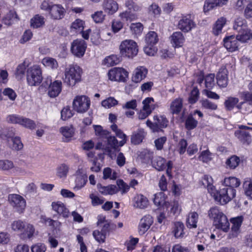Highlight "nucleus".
Returning a JSON list of instances; mask_svg holds the SVG:
<instances>
[{"instance_id": "nucleus-1", "label": "nucleus", "mask_w": 252, "mask_h": 252, "mask_svg": "<svg viewBox=\"0 0 252 252\" xmlns=\"http://www.w3.org/2000/svg\"><path fill=\"white\" fill-rule=\"evenodd\" d=\"M241 185V181L235 177H225L222 185L218 190L213 193V197L216 202L220 205H225L235 197V188Z\"/></svg>"}, {"instance_id": "nucleus-16", "label": "nucleus", "mask_w": 252, "mask_h": 252, "mask_svg": "<svg viewBox=\"0 0 252 252\" xmlns=\"http://www.w3.org/2000/svg\"><path fill=\"white\" fill-rule=\"evenodd\" d=\"M52 209L57 213L59 217H62L63 219L68 218L70 213L69 209L66 205L61 201H54L51 204Z\"/></svg>"}, {"instance_id": "nucleus-58", "label": "nucleus", "mask_w": 252, "mask_h": 252, "mask_svg": "<svg viewBox=\"0 0 252 252\" xmlns=\"http://www.w3.org/2000/svg\"><path fill=\"white\" fill-rule=\"evenodd\" d=\"M130 29L133 34L135 35H140L142 32L143 30V25L140 22L131 23Z\"/></svg>"}, {"instance_id": "nucleus-32", "label": "nucleus", "mask_w": 252, "mask_h": 252, "mask_svg": "<svg viewBox=\"0 0 252 252\" xmlns=\"http://www.w3.org/2000/svg\"><path fill=\"white\" fill-rule=\"evenodd\" d=\"M145 137V133L143 129H138L137 131L132 133L131 136V142L133 145L140 144Z\"/></svg>"}, {"instance_id": "nucleus-24", "label": "nucleus", "mask_w": 252, "mask_h": 252, "mask_svg": "<svg viewBox=\"0 0 252 252\" xmlns=\"http://www.w3.org/2000/svg\"><path fill=\"white\" fill-rule=\"evenodd\" d=\"M183 107V99L179 97L174 99L170 103L169 110L172 115H179Z\"/></svg>"}, {"instance_id": "nucleus-53", "label": "nucleus", "mask_w": 252, "mask_h": 252, "mask_svg": "<svg viewBox=\"0 0 252 252\" xmlns=\"http://www.w3.org/2000/svg\"><path fill=\"white\" fill-rule=\"evenodd\" d=\"M20 126L31 130L35 129L36 126L34 121L24 117H23Z\"/></svg>"}, {"instance_id": "nucleus-30", "label": "nucleus", "mask_w": 252, "mask_h": 252, "mask_svg": "<svg viewBox=\"0 0 252 252\" xmlns=\"http://www.w3.org/2000/svg\"><path fill=\"white\" fill-rule=\"evenodd\" d=\"M45 25L44 17L38 14H35L30 20V26L33 29L43 27Z\"/></svg>"}, {"instance_id": "nucleus-56", "label": "nucleus", "mask_w": 252, "mask_h": 252, "mask_svg": "<svg viewBox=\"0 0 252 252\" xmlns=\"http://www.w3.org/2000/svg\"><path fill=\"white\" fill-rule=\"evenodd\" d=\"M215 74L209 73L205 76V86L206 88L211 90L215 85Z\"/></svg>"}, {"instance_id": "nucleus-50", "label": "nucleus", "mask_w": 252, "mask_h": 252, "mask_svg": "<svg viewBox=\"0 0 252 252\" xmlns=\"http://www.w3.org/2000/svg\"><path fill=\"white\" fill-rule=\"evenodd\" d=\"M88 182L87 175L84 176H78L76 177L75 180V186L74 188L77 189H80L85 186Z\"/></svg>"}, {"instance_id": "nucleus-62", "label": "nucleus", "mask_w": 252, "mask_h": 252, "mask_svg": "<svg viewBox=\"0 0 252 252\" xmlns=\"http://www.w3.org/2000/svg\"><path fill=\"white\" fill-rule=\"evenodd\" d=\"M144 51L145 53L149 56H154L158 51V48L156 45L146 44L144 47Z\"/></svg>"}, {"instance_id": "nucleus-14", "label": "nucleus", "mask_w": 252, "mask_h": 252, "mask_svg": "<svg viewBox=\"0 0 252 252\" xmlns=\"http://www.w3.org/2000/svg\"><path fill=\"white\" fill-rule=\"evenodd\" d=\"M87 47L86 42L82 39H76L71 43L70 51L77 58L83 57Z\"/></svg>"}, {"instance_id": "nucleus-61", "label": "nucleus", "mask_w": 252, "mask_h": 252, "mask_svg": "<svg viewBox=\"0 0 252 252\" xmlns=\"http://www.w3.org/2000/svg\"><path fill=\"white\" fill-rule=\"evenodd\" d=\"M14 135L15 133L12 128L5 129L0 132V137L3 139H5L8 140L9 139H11L12 140L15 137Z\"/></svg>"}, {"instance_id": "nucleus-12", "label": "nucleus", "mask_w": 252, "mask_h": 252, "mask_svg": "<svg viewBox=\"0 0 252 252\" xmlns=\"http://www.w3.org/2000/svg\"><path fill=\"white\" fill-rule=\"evenodd\" d=\"M10 204L16 211L23 213L26 207V200L21 195L17 194H10L8 197Z\"/></svg>"}, {"instance_id": "nucleus-13", "label": "nucleus", "mask_w": 252, "mask_h": 252, "mask_svg": "<svg viewBox=\"0 0 252 252\" xmlns=\"http://www.w3.org/2000/svg\"><path fill=\"white\" fill-rule=\"evenodd\" d=\"M90 100L89 97L85 96H77L73 102V107L78 113L86 112L90 106Z\"/></svg>"}, {"instance_id": "nucleus-38", "label": "nucleus", "mask_w": 252, "mask_h": 252, "mask_svg": "<svg viewBox=\"0 0 252 252\" xmlns=\"http://www.w3.org/2000/svg\"><path fill=\"white\" fill-rule=\"evenodd\" d=\"M85 22L80 19H76L72 23L70 27V32L76 33H80L84 29Z\"/></svg>"}, {"instance_id": "nucleus-35", "label": "nucleus", "mask_w": 252, "mask_h": 252, "mask_svg": "<svg viewBox=\"0 0 252 252\" xmlns=\"http://www.w3.org/2000/svg\"><path fill=\"white\" fill-rule=\"evenodd\" d=\"M121 62L120 57L117 55H111L106 57L102 64L107 66H112L118 64Z\"/></svg>"}, {"instance_id": "nucleus-46", "label": "nucleus", "mask_w": 252, "mask_h": 252, "mask_svg": "<svg viewBox=\"0 0 252 252\" xmlns=\"http://www.w3.org/2000/svg\"><path fill=\"white\" fill-rule=\"evenodd\" d=\"M135 205L140 209H144L148 205V200L147 198L142 194H138L135 197Z\"/></svg>"}, {"instance_id": "nucleus-21", "label": "nucleus", "mask_w": 252, "mask_h": 252, "mask_svg": "<svg viewBox=\"0 0 252 252\" xmlns=\"http://www.w3.org/2000/svg\"><path fill=\"white\" fill-rule=\"evenodd\" d=\"M183 33L181 31L175 32L171 35V43L174 48H180L184 45L185 38Z\"/></svg>"}, {"instance_id": "nucleus-57", "label": "nucleus", "mask_w": 252, "mask_h": 252, "mask_svg": "<svg viewBox=\"0 0 252 252\" xmlns=\"http://www.w3.org/2000/svg\"><path fill=\"white\" fill-rule=\"evenodd\" d=\"M244 220V217L242 216H237L232 218L230 219V222L231 223V227L241 229L242 224Z\"/></svg>"}, {"instance_id": "nucleus-18", "label": "nucleus", "mask_w": 252, "mask_h": 252, "mask_svg": "<svg viewBox=\"0 0 252 252\" xmlns=\"http://www.w3.org/2000/svg\"><path fill=\"white\" fill-rule=\"evenodd\" d=\"M154 222L153 218L150 215H145L140 220L138 225V232L140 235L144 234Z\"/></svg>"}, {"instance_id": "nucleus-45", "label": "nucleus", "mask_w": 252, "mask_h": 252, "mask_svg": "<svg viewBox=\"0 0 252 252\" xmlns=\"http://www.w3.org/2000/svg\"><path fill=\"white\" fill-rule=\"evenodd\" d=\"M240 158L235 155H233L229 158L226 161V167L230 169H235L239 164Z\"/></svg>"}, {"instance_id": "nucleus-22", "label": "nucleus", "mask_w": 252, "mask_h": 252, "mask_svg": "<svg viewBox=\"0 0 252 252\" xmlns=\"http://www.w3.org/2000/svg\"><path fill=\"white\" fill-rule=\"evenodd\" d=\"M227 1L228 0H206L203 6V11L206 13L218 6H222L226 4Z\"/></svg>"}, {"instance_id": "nucleus-49", "label": "nucleus", "mask_w": 252, "mask_h": 252, "mask_svg": "<svg viewBox=\"0 0 252 252\" xmlns=\"http://www.w3.org/2000/svg\"><path fill=\"white\" fill-rule=\"evenodd\" d=\"M247 21L244 18L239 17L235 20L233 25V29L235 30L239 31L247 28Z\"/></svg>"}, {"instance_id": "nucleus-33", "label": "nucleus", "mask_w": 252, "mask_h": 252, "mask_svg": "<svg viewBox=\"0 0 252 252\" xmlns=\"http://www.w3.org/2000/svg\"><path fill=\"white\" fill-rule=\"evenodd\" d=\"M93 127L94 130L95 135L100 140H103L104 139H106L111 134L109 131L104 129L103 127L100 125H94Z\"/></svg>"}, {"instance_id": "nucleus-23", "label": "nucleus", "mask_w": 252, "mask_h": 252, "mask_svg": "<svg viewBox=\"0 0 252 252\" xmlns=\"http://www.w3.org/2000/svg\"><path fill=\"white\" fill-rule=\"evenodd\" d=\"M148 69L144 66L137 67L133 74L132 81L136 83H140L147 75Z\"/></svg>"}, {"instance_id": "nucleus-42", "label": "nucleus", "mask_w": 252, "mask_h": 252, "mask_svg": "<svg viewBox=\"0 0 252 252\" xmlns=\"http://www.w3.org/2000/svg\"><path fill=\"white\" fill-rule=\"evenodd\" d=\"M184 224L183 222L181 221L175 222L174 224L173 230L174 236L177 238L182 237L184 234Z\"/></svg>"}, {"instance_id": "nucleus-17", "label": "nucleus", "mask_w": 252, "mask_h": 252, "mask_svg": "<svg viewBox=\"0 0 252 252\" xmlns=\"http://www.w3.org/2000/svg\"><path fill=\"white\" fill-rule=\"evenodd\" d=\"M223 45L226 50L230 52H233L239 49V41L234 35L225 36L223 39Z\"/></svg>"}, {"instance_id": "nucleus-55", "label": "nucleus", "mask_w": 252, "mask_h": 252, "mask_svg": "<svg viewBox=\"0 0 252 252\" xmlns=\"http://www.w3.org/2000/svg\"><path fill=\"white\" fill-rule=\"evenodd\" d=\"M27 66L25 62L19 64L15 70V75L16 77L22 79L25 74Z\"/></svg>"}, {"instance_id": "nucleus-27", "label": "nucleus", "mask_w": 252, "mask_h": 252, "mask_svg": "<svg viewBox=\"0 0 252 252\" xmlns=\"http://www.w3.org/2000/svg\"><path fill=\"white\" fill-rule=\"evenodd\" d=\"M97 189L99 192L102 195H113L119 191L118 189L114 185H109L107 186H103L101 184L97 185Z\"/></svg>"}, {"instance_id": "nucleus-54", "label": "nucleus", "mask_w": 252, "mask_h": 252, "mask_svg": "<svg viewBox=\"0 0 252 252\" xmlns=\"http://www.w3.org/2000/svg\"><path fill=\"white\" fill-rule=\"evenodd\" d=\"M212 153L207 149L202 151L198 157V159L203 163H208L212 160Z\"/></svg>"}, {"instance_id": "nucleus-3", "label": "nucleus", "mask_w": 252, "mask_h": 252, "mask_svg": "<svg viewBox=\"0 0 252 252\" xmlns=\"http://www.w3.org/2000/svg\"><path fill=\"white\" fill-rule=\"evenodd\" d=\"M83 70L77 64H70L65 68L63 81L68 86L73 87L77 83L81 82Z\"/></svg>"}, {"instance_id": "nucleus-47", "label": "nucleus", "mask_w": 252, "mask_h": 252, "mask_svg": "<svg viewBox=\"0 0 252 252\" xmlns=\"http://www.w3.org/2000/svg\"><path fill=\"white\" fill-rule=\"evenodd\" d=\"M239 98L235 97L230 96L224 102L225 109L228 111L232 110L236 105L239 102Z\"/></svg>"}, {"instance_id": "nucleus-51", "label": "nucleus", "mask_w": 252, "mask_h": 252, "mask_svg": "<svg viewBox=\"0 0 252 252\" xmlns=\"http://www.w3.org/2000/svg\"><path fill=\"white\" fill-rule=\"evenodd\" d=\"M200 103L202 107L204 109L213 111L218 109L217 104L208 99H203L200 101Z\"/></svg>"}, {"instance_id": "nucleus-28", "label": "nucleus", "mask_w": 252, "mask_h": 252, "mask_svg": "<svg viewBox=\"0 0 252 252\" xmlns=\"http://www.w3.org/2000/svg\"><path fill=\"white\" fill-rule=\"evenodd\" d=\"M226 23V19L221 17L217 19L212 27V33L218 36L222 32V30Z\"/></svg>"}, {"instance_id": "nucleus-4", "label": "nucleus", "mask_w": 252, "mask_h": 252, "mask_svg": "<svg viewBox=\"0 0 252 252\" xmlns=\"http://www.w3.org/2000/svg\"><path fill=\"white\" fill-rule=\"evenodd\" d=\"M40 8L48 12L50 18L55 20L63 19L66 14V10L60 4H54L48 0H43L40 5Z\"/></svg>"}, {"instance_id": "nucleus-41", "label": "nucleus", "mask_w": 252, "mask_h": 252, "mask_svg": "<svg viewBox=\"0 0 252 252\" xmlns=\"http://www.w3.org/2000/svg\"><path fill=\"white\" fill-rule=\"evenodd\" d=\"M244 193L249 200H252V181L247 179L243 183Z\"/></svg>"}, {"instance_id": "nucleus-37", "label": "nucleus", "mask_w": 252, "mask_h": 252, "mask_svg": "<svg viewBox=\"0 0 252 252\" xmlns=\"http://www.w3.org/2000/svg\"><path fill=\"white\" fill-rule=\"evenodd\" d=\"M166 160L161 157H158L152 162L153 166L157 170L163 171L166 167Z\"/></svg>"}, {"instance_id": "nucleus-19", "label": "nucleus", "mask_w": 252, "mask_h": 252, "mask_svg": "<svg viewBox=\"0 0 252 252\" xmlns=\"http://www.w3.org/2000/svg\"><path fill=\"white\" fill-rule=\"evenodd\" d=\"M102 7L107 15H112L118 11L119 4L114 0H103Z\"/></svg>"}, {"instance_id": "nucleus-7", "label": "nucleus", "mask_w": 252, "mask_h": 252, "mask_svg": "<svg viewBox=\"0 0 252 252\" xmlns=\"http://www.w3.org/2000/svg\"><path fill=\"white\" fill-rule=\"evenodd\" d=\"M26 73L27 82L29 86H37L41 83L42 70L39 65H33L29 67Z\"/></svg>"}, {"instance_id": "nucleus-64", "label": "nucleus", "mask_w": 252, "mask_h": 252, "mask_svg": "<svg viewBox=\"0 0 252 252\" xmlns=\"http://www.w3.org/2000/svg\"><path fill=\"white\" fill-rule=\"evenodd\" d=\"M244 16L247 19L252 18V0L248 1L244 11Z\"/></svg>"}, {"instance_id": "nucleus-6", "label": "nucleus", "mask_w": 252, "mask_h": 252, "mask_svg": "<svg viewBox=\"0 0 252 252\" xmlns=\"http://www.w3.org/2000/svg\"><path fill=\"white\" fill-rule=\"evenodd\" d=\"M196 27L194 16L190 13L181 14L178 17L177 28L182 32L188 33Z\"/></svg>"}, {"instance_id": "nucleus-60", "label": "nucleus", "mask_w": 252, "mask_h": 252, "mask_svg": "<svg viewBox=\"0 0 252 252\" xmlns=\"http://www.w3.org/2000/svg\"><path fill=\"white\" fill-rule=\"evenodd\" d=\"M23 117V116L17 114L9 115L6 118V121L8 123L10 124H18L20 125Z\"/></svg>"}, {"instance_id": "nucleus-40", "label": "nucleus", "mask_w": 252, "mask_h": 252, "mask_svg": "<svg viewBox=\"0 0 252 252\" xmlns=\"http://www.w3.org/2000/svg\"><path fill=\"white\" fill-rule=\"evenodd\" d=\"M119 17L122 20L126 22H131L138 19L137 14L130 10H126L120 13Z\"/></svg>"}, {"instance_id": "nucleus-5", "label": "nucleus", "mask_w": 252, "mask_h": 252, "mask_svg": "<svg viewBox=\"0 0 252 252\" xmlns=\"http://www.w3.org/2000/svg\"><path fill=\"white\" fill-rule=\"evenodd\" d=\"M120 54L121 57L132 59L138 52V46L137 43L131 39H126L123 41L119 46Z\"/></svg>"}, {"instance_id": "nucleus-11", "label": "nucleus", "mask_w": 252, "mask_h": 252, "mask_svg": "<svg viewBox=\"0 0 252 252\" xmlns=\"http://www.w3.org/2000/svg\"><path fill=\"white\" fill-rule=\"evenodd\" d=\"M108 79L112 81L126 82L128 77V71L123 67H113L107 73Z\"/></svg>"}, {"instance_id": "nucleus-36", "label": "nucleus", "mask_w": 252, "mask_h": 252, "mask_svg": "<svg viewBox=\"0 0 252 252\" xmlns=\"http://www.w3.org/2000/svg\"><path fill=\"white\" fill-rule=\"evenodd\" d=\"M198 125V121L195 120L191 113L189 114L185 121V127L188 130L195 128Z\"/></svg>"}, {"instance_id": "nucleus-52", "label": "nucleus", "mask_w": 252, "mask_h": 252, "mask_svg": "<svg viewBox=\"0 0 252 252\" xmlns=\"http://www.w3.org/2000/svg\"><path fill=\"white\" fill-rule=\"evenodd\" d=\"M199 97V91L197 87H194L191 91L189 97V102L193 104L195 103L198 100Z\"/></svg>"}, {"instance_id": "nucleus-8", "label": "nucleus", "mask_w": 252, "mask_h": 252, "mask_svg": "<svg viewBox=\"0 0 252 252\" xmlns=\"http://www.w3.org/2000/svg\"><path fill=\"white\" fill-rule=\"evenodd\" d=\"M11 226L14 231L24 230V232L19 235L20 239L23 240L31 238L34 233L35 229L33 225L31 224L26 225L25 223L21 220L14 221L12 223Z\"/></svg>"}, {"instance_id": "nucleus-20", "label": "nucleus", "mask_w": 252, "mask_h": 252, "mask_svg": "<svg viewBox=\"0 0 252 252\" xmlns=\"http://www.w3.org/2000/svg\"><path fill=\"white\" fill-rule=\"evenodd\" d=\"M20 20V18L14 9H11L2 17V23L7 26H11L15 22Z\"/></svg>"}, {"instance_id": "nucleus-2", "label": "nucleus", "mask_w": 252, "mask_h": 252, "mask_svg": "<svg viewBox=\"0 0 252 252\" xmlns=\"http://www.w3.org/2000/svg\"><path fill=\"white\" fill-rule=\"evenodd\" d=\"M208 216L213 221V225L215 227L227 232L230 229V223L227 216L221 210L218 206H213L208 211Z\"/></svg>"}, {"instance_id": "nucleus-29", "label": "nucleus", "mask_w": 252, "mask_h": 252, "mask_svg": "<svg viewBox=\"0 0 252 252\" xmlns=\"http://www.w3.org/2000/svg\"><path fill=\"white\" fill-rule=\"evenodd\" d=\"M60 132L63 135V141L68 142L72 140L75 133V129L72 126H65L61 127Z\"/></svg>"}, {"instance_id": "nucleus-10", "label": "nucleus", "mask_w": 252, "mask_h": 252, "mask_svg": "<svg viewBox=\"0 0 252 252\" xmlns=\"http://www.w3.org/2000/svg\"><path fill=\"white\" fill-rule=\"evenodd\" d=\"M45 88L48 87V94L51 98H55L59 95L62 91L63 84L61 80L52 81L51 78H47L42 84Z\"/></svg>"}, {"instance_id": "nucleus-48", "label": "nucleus", "mask_w": 252, "mask_h": 252, "mask_svg": "<svg viewBox=\"0 0 252 252\" xmlns=\"http://www.w3.org/2000/svg\"><path fill=\"white\" fill-rule=\"evenodd\" d=\"M42 63L44 66L53 69L57 68L59 66L57 60L51 57H45L42 59Z\"/></svg>"}, {"instance_id": "nucleus-44", "label": "nucleus", "mask_w": 252, "mask_h": 252, "mask_svg": "<svg viewBox=\"0 0 252 252\" xmlns=\"http://www.w3.org/2000/svg\"><path fill=\"white\" fill-rule=\"evenodd\" d=\"M202 183L205 187L207 188L208 190L211 191V193L213 196L212 192H215L216 190L215 189V187L213 185L212 178L208 175H205L202 178Z\"/></svg>"}, {"instance_id": "nucleus-43", "label": "nucleus", "mask_w": 252, "mask_h": 252, "mask_svg": "<svg viewBox=\"0 0 252 252\" xmlns=\"http://www.w3.org/2000/svg\"><path fill=\"white\" fill-rule=\"evenodd\" d=\"M167 197L162 192L157 193L155 194V197L153 200L154 203L155 205L159 208L163 206L166 203V199Z\"/></svg>"}, {"instance_id": "nucleus-63", "label": "nucleus", "mask_w": 252, "mask_h": 252, "mask_svg": "<svg viewBox=\"0 0 252 252\" xmlns=\"http://www.w3.org/2000/svg\"><path fill=\"white\" fill-rule=\"evenodd\" d=\"M31 250L32 252H46L47 247L44 243L38 242L32 245Z\"/></svg>"}, {"instance_id": "nucleus-26", "label": "nucleus", "mask_w": 252, "mask_h": 252, "mask_svg": "<svg viewBox=\"0 0 252 252\" xmlns=\"http://www.w3.org/2000/svg\"><path fill=\"white\" fill-rule=\"evenodd\" d=\"M107 147L106 150L108 152H111V150H114L116 152H119L121 150L120 148L122 147L120 145L116 136H112L110 134L106 139Z\"/></svg>"}, {"instance_id": "nucleus-34", "label": "nucleus", "mask_w": 252, "mask_h": 252, "mask_svg": "<svg viewBox=\"0 0 252 252\" xmlns=\"http://www.w3.org/2000/svg\"><path fill=\"white\" fill-rule=\"evenodd\" d=\"M198 220V215L196 212L189 213L186 220V225L188 228L189 229L196 228Z\"/></svg>"}, {"instance_id": "nucleus-25", "label": "nucleus", "mask_w": 252, "mask_h": 252, "mask_svg": "<svg viewBox=\"0 0 252 252\" xmlns=\"http://www.w3.org/2000/svg\"><path fill=\"white\" fill-rule=\"evenodd\" d=\"M234 135L244 145L248 146L252 142V136L248 131L237 130L235 131Z\"/></svg>"}, {"instance_id": "nucleus-9", "label": "nucleus", "mask_w": 252, "mask_h": 252, "mask_svg": "<svg viewBox=\"0 0 252 252\" xmlns=\"http://www.w3.org/2000/svg\"><path fill=\"white\" fill-rule=\"evenodd\" d=\"M153 120V122L151 120H148L146 121V125L154 132L162 131V129L166 128L169 124L168 120L164 115H155Z\"/></svg>"}, {"instance_id": "nucleus-39", "label": "nucleus", "mask_w": 252, "mask_h": 252, "mask_svg": "<svg viewBox=\"0 0 252 252\" xmlns=\"http://www.w3.org/2000/svg\"><path fill=\"white\" fill-rule=\"evenodd\" d=\"M146 44L156 45L159 40L158 33L154 31H149L145 36Z\"/></svg>"}, {"instance_id": "nucleus-31", "label": "nucleus", "mask_w": 252, "mask_h": 252, "mask_svg": "<svg viewBox=\"0 0 252 252\" xmlns=\"http://www.w3.org/2000/svg\"><path fill=\"white\" fill-rule=\"evenodd\" d=\"M238 33L236 37L238 41L241 42H246L252 38V32L247 28L238 31Z\"/></svg>"}, {"instance_id": "nucleus-59", "label": "nucleus", "mask_w": 252, "mask_h": 252, "mask_svg": "<svg viewBox=\"0 0 252 252\" xmlns=\"http://www.w3.org/2000/svg\"><path fill=\"white\" fill-rule=\"evenodd\" d=\"M161 11L160 7L155 3H153L148 8L149 14L153 15L154 17L159 16Z\"/></svg>"}, {"instance_id": "nucleus-15", "label": "nucleus", "mask_w": 252, "mask_h": 252, "mask_svg": "<svg viewBox=\"0 0 252 252\" xmlns=\"http://www.w3.org/2000/svg\"><path fill=\"white\" fill-rule=\"evenodd\" d=\"M228 71L225 65L221 66L216 75L217 83L220 88H226L228 83Z\"/></svg>"}]
</instances>
